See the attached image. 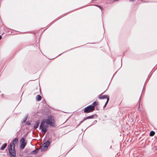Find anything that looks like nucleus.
<instances>
[{"mask_svg":"<svg viewBox=\"0 0 157 157\" xmlns=\"http://www.w3.org/2000/svg\"><path fill=\"white\" fill-rule=\"evenodd\" d=\"M13 143H11L9 147V155L10 157H15L16 156V151L14 147H13Z\"/></svg>","mask_w":157,"mask_h":157,"instance_id":"1","label":"nucleus"},{"mask_svg":"<svg viewBox=\"0 0 157 157\" xmlns=\"http://www.w3.org/2000/svg\"><path fill=\"white\" fill-rule=\"evenodd\" d=\"M45 122L48 125H49L55 127L56 126L54 123V120L52 119V116H48L47 119L44 120Z\"/></svg>","mask_w":157,"mask_h":157,"instance_id":"2","label":"nucleus"},{"mask_svg":"<svg viewBox=\"0 0 157 157\" xmlns=\"http://www.w3.org/2000/svg\"><path fill=\"white\" fill-rule=\"evenodd\" d=\"M95 109V107L93 105H91L88 106L85 108L84 110V112L88 113L93 111Z\"/></svg>","mask_w":157,"mask_h":157,"instance_id":"3","label":"nucleus"},{"mask_svg":"<svg viewBox=\"0 0 157 157\" xmlns=\"http://www.w3.org/2000/svg\"><path fill=\"white\" fill-rule=\"evenodd\" d=\"M45 123V120H44L42 121L40 123V124L39 129L41 130V132L45 133L47 131V129H46V128L44 127Z\"/></svg>","mask_w":157,"mask_h":157,"instance_id":"4","label":"nucleus"},{"mask_svg":"<svg viewBox=\"0 0 157 157\" xmlns=\"http://www.w3.org/2000/svg\"><path fill=\"white\" fill-rule=\"evenodd\" d=\"M50 143L49 141H47L44 142L42 145L43 147L47 148L49 145Z\"/></svg>","mask_w":157,"mask_h":157,"instance_id":"5","label":"nucleus"},{"mask_svg":"<svg viewBox=\"0 0 157 157\" xmlns=\"http://www.w3.org/2000/svg\"><path fill=\"white\" fill-rule=\"evenodd\" d=\"M109 98V97L108 96V95H103L101 96V97L100 96V95L98 97V98L100 99H107H107Z\"/></svg>","mask_w":157,"mask_h":157,"instance_id":"6","label":"nucleus"},{"mask_svg":"<svg viewBox=\"0 0 157 157\" xmlns=\"http://www.w3.org/2000/svg\"><path fill=\"white\" fill-rule=\"evenodd\" d=\"M26 145V144L25 142H21L20 147V148L21 149H24Z\"/></svg>","mask_w":157,"mask_h":157,"instance_id":"7","label":"nucleus"},{"mask_svg":"<svg viewBox=\"0 0 157 157\" xmlns=\"http://www.w3.org/2000/svg\"><path fill=\"white\" fill-rule=\"evenodd\" d=\"M40 122L39 121L36 122V124H34L33 128L34 129H36L37 128L39 125Z\"/></svg>","mask_w":157,"mask_h":157,"instance_id":"8","label":"nucleus"},{"mask_svg":"<svg viewBox=\"0 0 157 157\" xmlns=\"http://www.w3.org/2000/svg\"><path fill=\"white\" fill-rule=\"evenodd\" d=\"M35 150L33 151L31 153V155L36 154L37 153L38 151L39 150L38 149L36 148V147H35Z\"/></svg>","mask_w":157,"mask_h":157,"instance_id":"9","label":"nucleus"},{"mask_svg":"<svg viewBox=\"0 0 157 157\" xmlns=\"http://www.w3.org/2000/svg\"><path fill=\"white\" fill-rule=\"evenodd\" d=\"M18 143V140L17 138H15L14 140L13 141V142L12 143H13L14 144L13 145V147H15V144H17Z\"/></svg>","mask_w":157,"mask_h":157,"instance_id":"10","label":"nucleus"},{"mask_svg":"<svg viewBox=\"0 0 157 157\" xmlns=\"http://www.w3.org/2000/svg\"><path fill=\"white\" fill-rule=\"evenodd\" d=\"M95 115H92L90 116H88L84 118V121H85L86 119H93L94 118Z\"/></svg>","mask_w":157,"mask_h":157,"instance_id":"11","label":"nucleus"},{"mask_svg":"<svg viewBox=\"0 0 157 157\" xmlns=\"http://www.w3.org/2000/svg\"><path fill=\"white\" fill-rule=\"evenodd\" d=\"M7 145V144L6 143L4 144L1 147L0 150H4L6 147Z\"/></svg>","mask_w":157,"mask_h":157,"instance_id":"12","label":"nucleus"},{"mask_svg":"<svg viewBox=\"0 0 157 157\" xmlns=\"http://www.w3.org/2000/svg\"><path fill=\"white\" fill-rule=\"evenodd\" d=\"M36 99L38 101H40L41 99V96L39 95H38L36 98Z\"/></svg>","mask_w":157,"mask_h":157,"instance_id":"13","label":"nucleus"},{"mask_svg":"<svg viewBox=\"0 0 157 157\" xmlns=\"http://www.w3.org/2000/svg\"><path fill=\"white\" fill-rule=\"evenodd\" d=\"M155 132H154L153 131H152L150 132V136H154L155 135Z\"/></svg>","mask_w":157,"mask_h":157,"instance_id":"14","label":"nucleus"},{"mask_svg":"<svg viewBox=\"0 0 157 157\" xmlns=\"http://www.w3.org/2000/svg\"><path fill=\"white\" fill-rule=\"evenodd\" d=\"M98 104V102L96 101H94L92 104V105H93L94 106H96Z\"/></svg>","mask_w":157,"mask_h":157,"instance_id":"15","label":"nucleus"},{"mask_svg":"<svg viewBox=\"0 0 157 157\" xmlns=\"http://www.w3.org/2000/svg\"><path fill=\"white\" fill-rule=\"evenodd\" d=\"M25 139L24 138H21V142H25Z\"/></svg>","mask_w":157,"mask_h":157,"instance_id":"16","label":"nucleus"},{"mask_svg":"<svg viewBox=\"0 0 157 157\" xmlns=\"http://www.w3.org/2000/svg\"><path fill=\"white\" fill-rule=\"evenodd\" d=\"M109 98H108L107 99V101H106V103H105V105L106 106V105H107L108 102H109Z\"/></svg>","mask_w":157,"mask_h":157,"instance_id":"17","label":"nucleus"},{"mask_svg":"<svg viewBox=\"0 0 157 157\" xmlns=\"http://www.w3.org/2000/svg\"><path fill=\"white\" fill-rule=\"evenodd\" d=\"M140 103H139V106H138V111H141V109L140 108Z\"/></svg>","mask_w":157,"mask_h":157,"instance_id":"18","label":"nucleus"},{"mask_svg":"<svg viewBox=\"0 0 157 157\" xmlns=\"http://www.w3.org/2000/svg\"><path fill=\"white\" fill-rule=\"evenodd\" d=\"M97 122V121L96 120L94 121L92 123V124L90 126H91V125L96 124Z\"/></svg>","mask_w":157,"mask_h":157,"instance_id":"19","label":"nucleus"},{"mask_svg":"<svg viewBox=\"0 0 157 157\" xmlns=\"http://www.w3.org/2000/svg\"><path fill=\"white\" fill-rule=\"evenodd\" d=\"M96 6H97L98 7L101 9L102 8V7L101 6H100L96 5Z\"/></svg>","mask_w":157,"mask_h":157,"instance_id":"20","label":"nucleus"},{"mask_svg":"<svg viewBox=\"0 0 157 157\" xmlns=\"http://www.w3.org/2000/svg\"><path fill=\"white\" fill-rule=\"evenodd\" d=\"M27 119V117H26L25 118H24V120H23V122H25L26 121Z\"/></svg>","mask_w":157,"mask_h":157,"instance_id":"21","label":"nucleus"},{"mask_svg":"<svg viewBox=\"0 0 157 157\" xmlns=\"http://www.w3.org/2000/svg\"><path fill=\"white\" fill-rule=\"evenodd\" d=\"M26 124L28 125H29L31 124V123L30 122H27Z\"/></svg>","mask_w":157,"mask_h":157,"instance_id":"22","label":"nucleus"},{"mask_svg":"<svg viewBox=\"0 0 157 157\" xmlns=\"http://www.w3.org/2000/svg\"><path fill=\"white\" fill-rule=\"evenodd\" d=\"M84 120L83 121H81L79 124L78 125H79L80 124H81L83 122V121H84Z\"/></svg>","mask_w":157,"mask_h":157,"instance_id":"23","label":"nucleus"},{"mask_svg":"<svg viewBox=\"0 0 157 157\" xmlns=\"http://www.w3.org/2000/svg\"><path fill=\"white\" fill-rule=\"evenodd\" d=\"M44 127H45V128H46V129H47V126L46 125H45V124L44 125Z\"/></svg>","mask_w":157,"mask_h":157,"instance_id":"24","label":"nucleus"},{"mask_svg":"<svg viewBox=\"0 0 157 157\" xmlns=\"http://www.w3.org/2000/svg\"><path fill=\"white\" fill-rule=\"evenodd\" d=\"M134 0H129L130 2H133Z\"/></svg>","mask_w":157,"mask_h":157,"instance_id":"25","label":"nucleus"},{"mask_svg":"<svg viewBox=\"0 0 157 157\" xmlns=\"http://www.w3.org/2000/svg\"><path fill=\"white\" fill-rule=\"evenodd\" d=\"M113 1H119V0H113Z\"/></svg>","mask_w":157,"mask_h":157,"instance_id":"26","label":"nucleus"},{"mask_svg":"<svg viewBox=\"0 0 157 157\" xmlns=\"http://www.w3.org/2000/svg\"><path fill=\"white\" fill-rule=\"evenodd\" d=\"M2 36L1 35H0V40L2 38Z\"/></svg>","mask_w":157,"mask_h":157,"instance_id":"27","label":"nucleus"},{"mask_svg":"<svg viewBox=\"0 0 157 157\" xmlns=\"http://www.w3.org/2000/svg\"><path fill=\"white\" fill-rule=\"evenodd\" d=\"M105 106H106L105 105H104V106L103 107V108L104 109L105 107Z\"/></svg>","mask_w":157,"mask_h":157,"instance_id":"28","label":"nucleus"},{"mask_svg":"<svg viewBox=\"0 0 157 157\" xmlns=\"http://www.w3.org/2000/svg\"><path fill=\"white\" fill-rule=\"evenodd\" d=\"M105 106H106L105 105H104V106L103 107V108L104 109L105 107Z\"/></svg>","mask_w":157,"mask_h":157,"instance_id":"29","label":"nucleus"},{"mask_svg":"<svg viewBox=\"0 0 157 157\" xmlns=\"http://www.w3.org/2000/svg\"><path fill=\"white\" fill-rule=\"evenodd\" d=\"M156 149L157 150V148H156Z\"/></svg>","mask_w":157,"mask_h":157,"instance_id":"30","label":"nucleus"},{"mask_svg":"<svg viewBox=\"0 0 157 157\" xmlns=\"http://www.w3.org/2000/svg\"><path fill=\"white\" fill-rule=\"evenodd\" d=\"M156 149L157 150V148H156Z\"/></svg>","mask_w":157,"mask_h":157,"instance_id":"31","label":"nucleus"}]
</instances>
